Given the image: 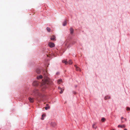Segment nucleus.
I'll use <instances>...</instances> for the list:
<instances>
[{
    "label": "nucleus",
    "mask_w": 130,
    "mask_h": 130,
    "mask_svg": "<svg viewBox=\"0 0 130 130\" xmlns=\"http://www.w3.org/2000/svg\"><path fill=\"white\" fill-rule=\"evenodd\" d=\"M44 73V76L45 77L44 80H43L41 83V88L43 91L45 88H47L48 85L52 84V82L51 80L47 77L48 74L46 71Z\"/></svg>",
    "instance_id": "obj_1"
},
{
    "label": "nucleus",
    "mask_w": 130,
    "mask_h": 130,
    "mask_svg": "<svg viewBox=\"0 0 130 130\" xmlns=\"http://www.w3.org/2000/svg\"><path fill=\"white\" fill-rule=\"evenodd\" d=\"M34 94L35 95L39 94V91L37 89H35L33 92V94Z\"/></svg>",
    "instance_id": "obj_2"
},
{
    "label": "nucleus",
    "mask_w": 130,
    "mask_h": 130,
    "mask_svg": "<svg viewBox=\"0 0 130 130\" xmlns=\"http://www.w3.org/2000/svg\"><path fill=\"white\" fill-rule=\"evenodd\" d=\"M48 45L51 47H53L55 46L54 44L52 42H49L48 43Z\"/></svg>",
    "instance_id": "obj_3"
},
{
    "label": "nucleus",
    "mask_w": 130,
    "mask_h": 130,
    "mask_svg": "<svg viewBox=\"0 0 130 130\" xmlns=\"http://www.w3.org/2000/svg\"><path fill=\"white\" fill-rule=\"evenodd\" d=\"M39 83L37 81H34L33 83V85L34 86H37L38 85Z\"/></svg>",
    "instance_id": "obj_4"
},
{
    "label": "nucleus",
    "mask_w": 130,
    "mask_h": 130,
    "mask_svg": "<svg viewBox=\"0 0 130 130\" xmlns=\"http://www.w3.org/2000/svg\"><path fill=\"white\" fill-rule=\"evenodd\" d=\"M75 67L76 68V70L77 71H81V69L80 68L77 66L76 65H74Z\"/></svg>",
    "instance_id": "obj_5"
},
{
    "label": "nucleus",
    "mask_w": 130,
    "mask_h": 130,
    "mask_svg": "<svg viewBox=\"0 0 130 130\" xmlns=\"http://www.w3.org/2000/svg\"><path fill=\"white\" fill-rule=\"evenodd\" d=\"M28 99L30 103H32L34 101V99L33 98H31L29 97V98Z\"/></svg>",
    "instance_id": "obj_6"
},
{
    "label": "nucleus",
    "mask_w": 130,
    "mask_h": 130,
    "mask_svg": "<svg viewBox=\"0 0 130 130\" xmlns=\"http://www.w3.org/2000/svg\"><path fill=\"white\" fill-rule=\"evenodd\" d=\"M55 36L53 35L52 36L51 38V39L52 40H53V41H55L56 40V39H55Z\"/></svg>",
    "instance_id": "obj_7"
},
{
    "label": "nucleus",
    "mask_w": 130,
    "mask_h": 130,
    "mask_svg": "<svg viewBox=\"0 0 130 130\" xmlns=\"http://www.w3.org/2000/svg\"><path fill=\"white\" fill-rule=\"evenodd\" d=\"M70 33L71 34H72L74 32V29L72 28H70Z\"/></svg>",
    "instance_id": "obj_8"
},
{
    "label": "nucleus",
    "mask_w": 130,
    "mask_h": 130,
    "mask_svg": "<svg viewBox=\"0 0 130 130\" xmlns=\"http://www.w3.org/2000/svg\"><path fill=\"white\" fill-rule=\"evenodd\" d=\"M118 127L124 128L125 127V126L124 124L122 125H119L118 126Z\"/></svg>",
    "instance_id": "obj_9"
},
{
    "label": "nucleus",
    "mask_w": 130,
    "mask_h": 130,
    "mask_svg": "<svg viewBox=\"0 0 130 130\" xmlns=\"http://www.w3.org/2000/svg\"><path fill=\"white\" fill-rule=\"evenodd\" d=\"M51 125L52 126L55 127L56 126V124L55 122H52L51 123Z\"/></svg>",
    "instance_id": "obj_10"
},
{
    "label": "nucleus",
    "mask_w": 130,
    "mask_h": 130,
    "mask_svg": "<svg viewBox=\"0 0 130 130\" xmlns=\"http://www.w3.org/2000/svg\"><path fill=\"white\" fill-rule=\"evenodd\" d=\"M36 72L38 74H39L41 72L40 70L39 69H37L36 70Z\"/></svg>",
    "instance_id": "obj_11"
},
{
    "label": "nucleus",
    "mask_w": 130,
    "mask_h": 130,
    "mask_svg": "<svg viewBox=\"0 0 130 130\" xmlns=\"http://www.w3.org/2000/svg\"><path fill=\"white\" fill-rule=\"evenodd\" d=\"M45 117V115L44 114H43L42 115V118L41 119L42 120H43L44 119V117Z\"/></svg>",
    "instance_id": "obj_12"
},
{
    "label": "nucleus",
    "mask_w": 130,
    "mask_h": 130,
    "mask_svg": "<svg viewBox=\"0 0 130 130\" xmlns=\"http://www.w3.org/2000/svg\"><path fill=\"white\" fill-rule=\"evenodd\" d=\"M93 128L96 129V126H95V123H94L93 124L92 126Z\"/></svg>",
    "instance_id": "obj_13"
},
{
    "label": "nucleus",
    "mask_w": 130,
    "mask_h": 130,
    "mask_svg": "<svg viewBox=\"0 0 130 130\" xmlns=\"http://www.w3.org/2000/svg\"><path fill=\"white\" fill-rule=\"evenodd\" d=\"M67 24V21H65L63 23V26H66Z\"/></svg>",
    "instance_id": "obj_14"
},
{
    "label": "nucleus",
    "mask_w": 130,
    "mask_h": 130,
    "mask_svg": "<svg viewBox=\"0 0 130 130\" xmlns=\"http://www.w3.org/2000/svg\"><path fill=\"white\" fill-rule=\"evenodd\" d=\"M121 122L122 123H123L124 122V121H122L123 119H124L126 121V119L125 118H124L123 117H122L121 118Z\"/></svg>",
    "instance_id": "obj_15"
},
{
    "label": "nucleus",
    "mask_w": 130,
    "mask_h": 130,
    "mask_svg": "<svg viewBox=\"0 0 130 130\" xmlns=\"http://www.w3.org/2000/svg\"><path fill=\"white\" fill-rule=\"evenodd\" d=\"M62 62L63 63H64L66 64H68V62L67 61L63 60Z\"/></svg>",
    "instance_id": "obj_16"
},
{
    "label": "nucleus",
    "mask_w": 130,
    "mask_h": 130,
    "mask_svg": "<svg viewBox=\"0 0 130 130\" xmlns=\"http://www.w3.org/2000/svg\"><path fill=\"white\" fill-rule=\"evenodd\" d=\"M43 77L42 75H40L39 76H37V79H41Z\"/></svg>",
    "instance_id": "obj_17"
},
{
    "label": "nucleus",
    "mask_w": 130,
    "mask_h": 130,
    "mask_svg": "<svg viewBox=\"0 0 130 130\" xmlns=\"http://www.w3.org/2000/svg\"><path fill=\"white\" fill-rule=\"evenodd\" d=\"M62 82V80L61 79H60L58 80V84H60L61 82Z\"/></svg>",
    "instance_id": "obj_18"
},
{
    "label": "nucleus",
    "mask_w": 130,
    "mask_h": 130,
    "mask_svg": "<svg viewBox=\"0 0 130 130\" xmlns=\"http://www.w3.org/2000/svg\"><path fill=\"white\" fill-rule=\"evenodd\" d=\"M106 120V119L104 118H102L101 119V121L102 122H104Z\"/></svg>",
    "instance_id": "obj_19"
},
{
    "label": "nucleus",
    "mask_w": 130,
    "mask_h": 130,
    "mask_svg": "<svg viewBox=\"0 0 130 130\" xmlns=\"http://www.w3.org/2000/svg\"><path fill=\"white\" fill-rule=\"evenodd\" d=\"M46 29L47 31L48 32H50L51 30V29L48 27H47Z\"/></svg>",
    "instance_id": "obj_20"
},
{
    "label": "nucleus",
    "mask_w": 130,
    "mask_h": 130,
    "mask_svg": "<svg viewBox=\"0 0 130 130\" xmlns=\"http://www.w3.org/2000/svg\"><path fill=\"white\" fill-rule=\"evenodd\" d=\"M60 90H61V91H60V93H62L63 91L64 90V89H61V88H60Z\"/></svg>",
    "instance_id": "obj_21"
},
{
    "label": "nucleus",
    "mask_w": 130,
    "mask_h": 130,
    "mask_svg": "<svg viewBox=\"0 0 130 130\" xmlns=\"http://www.w3.org/2000/svg\"><path fill=\"white\" fill-rule=\"evenodd\" d=\"M72 63V60H70L68 62V63L69 64H71Z\"/></svg>",
    "instance_id": "obj_22"
},
{
    "label": "nucleus",
    "mask_w": 130,
    "mask_h": 130,
    "mask_svg": "<svg viewBox=\"0 0 130 130\" xmlns=\"http://www.w3.org/2000/svg\"><path fill=\"white\" fill-rule=\"evenodd\" d=\"M45 110H47L48 109H49L50 108V107L48 106V107H45Z\"/></svg>",
    "instance_id": "obj_23"
},
{
    "label": "nucleus",
    "mask_w": 130,
    "mask_h": 130,
    "mask_svg": "<svg viewBox=\"0 0 130 130\" xmlns=\"http://www.w3.org/2000/svg\"><path fill=\"white\" fill-rule=\"evenodd\" d=\"M130 110V108L128 107H127L126 108V110H127V111H128V110Z\"/></svg>",
    "instance_id": "obj_24"
},
{
    "label": "nucleus",
    "mask_w": 130,
    "mask_h": 130,
    "mask_svg": "<svg viewBox=\"0 0 130 130\" xmlns=\"http://www.w3.org/2000/svg\"><path fill=\"white\" fill-rule=\"evenodd\" d=\"M110 98V97H108L107 96H106L105 97V100H106V99H108V98Z\"/></svg>",
    "instance_id": "obj_25"
},
{
    "label": "nucleus",
    "mask_w": 130,
    "mask_h": 130,
    "mask_svg": "<svg viewBox=\"0 0 130 130\" xmlns=\"http://www.w3.org/2000/svg\"><path fill=\"white\" fill-rule=\"evenodd\" d=\"M46 106L47 107H48V106H48V104H46Z\"/></svg>",
    "instance_id": "obj_26"
},
{
    "label": "nucleus",
    "mask_w": 130,
    "mask_h": 130,
    "mask_svg": "<svg viewBox=\"0 0 130 130\" xmlns=\"http://www.w3.org/2000/svg\"><path fill=\"white\" fill-rule=\"evenodd\" d=\"M122 121H124V122L125 121V120L124 119H123Z\"/></svg>",
    "instance_id": "obj_27"
},
{
    "label": "nucleus",
    "mask_w": 130,
    "mask_h": 130,
    "mask_svg": "<svg viewBox=\"0 0 130 130\" xmlns=\"http://www.w3.org/2000/svg\"><path fill=\"white\" fill-rule=\"evenodd\" d=\"M60 88H61L60 87H58V89H60Z\"/></svg>",
    "instance_id": "obj_28"
},
{
    "label": "nucleus",
    "mask_w": 130,
    "mask_h": 130,
    "mask_svg": "<svg viewBox=\"0 0 130 130\" xmlns=\"http://www.w3.org/2000/svg\"><path fill=\"white\" fill-rule=\"evenodd\" d=\"M124 130H127V129L126 128Z\"/></svg>",
    "instance_id": "obj_29"
}]
</instances>
